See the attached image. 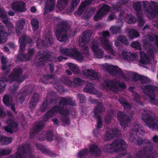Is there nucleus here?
Wrapping results in <instances>:
<instances>
[{"mask_svg":"<svg viewBox=\"0 0 158 158\" xmlns=\"http://www.w3.org/2000/svg\"><path fill=\"white\" fill-rule=\"evenodd\" d=\"M59 98L60 99L59 100V105L60 106H62L59 113L62 116L60 117V119L62 122L67 125H69L70 123V118L68 116L69 111L65 106L68 105L74 106L75 105V103L72 101L70 98H66L61 97Z\"/></svg>","mask_w":158,"mask_h":158,"instance_id":"f257e3e1","label":"nucleus"},{"mask_svg":"<svg viewBox=\"0 0 158 158\" xmlns=\"http://www.w3.org/2000/svg\"><path fill=\"white\" fill-rule=\"evenodd\" d=\"M127 148V145L126 142L123 140L118 139L114 140L110 144L104 145L103 148V151L107 153H112L125 150Z\"/></svg>","mask_w":158,"mask_h":158,"instance_id":"f03ea898","label":"nucleus"},{"mask_svg":"<svg viewBox=\"0 0 158 158\" xmlns=\"http://www.w3.org/2000/svg\"><path fill=\"white\" fill-rule=\"evenodd\" d=\"M142 118L148 127L152 131L158 130V117L149 110H145L142 115Z\"/></svg>","mask_w":158,"mask_h":158,"instance_id":"7ed1b4c3","label":"nucleus"},{"mask_svg":"<svg viewBox=\"0 0 158 158\" xmlns=\"http://www.w3.org/2000/svg\"><path fill=\"white\" fill-rule=\"evenodd\" d=\"M50 53L48 50L46 49L38 51L33 60L34 63L37 66H43L45 64L46 61L50 60Z\"/></svg>","mask_w":158,"mask_h":158,"instance_id":"20e7f679","label":"nucleus"},{"mask_svg":"<svg viewBox=\"0 0 158 158\" xmlns=\"http://www.w3.org/2000/svg\"><path fill=\"white\" fill-rule=\"evenodd\" d=\"M27 155L31 158L34 157L31 146L28 143L21 145L18 147L17 152L15 153V158H26Z\"/></svg>","mask_w":158,"mask_h":158,"instance_id":"39448f33","label":"nucleus"},{"mask_svg":"<svg viewBox=\"0 0 158 158\" xmlns=\"http://www.w3.org/2000/svg\"><path fill=\"white\" fill-rule=\"evenodd\" d=\"M57 99L56 94L53 91H50L48 94L42 105L40 106V110L44 112L46 110L48 107H50L52 104H56L57 103Z\"/></svg>","mask_w":158,"mask_h":158,"instance_id":"423d86ee","label":"nucleus"},{"mask_svg":"<svg viewBox=\"0 0 158 158\" xmlns=\"http://www.w3.org/2000/svg\"><path fill=\"white\" fill-rule=\"evenodd\" d=\"M144 88V93L149 98L151 102H154L153 104L158 106V100H156L155 94V92L158 93V87L149 84L145 85Z\"/></svg>","mask_w":158,"mask_h":158,"instance_id":"0eeeda50","label":"nucleus"},{"mask_svg":"<svg viewBox=\"0 0 158 158\" xmlns=\"http://www.w3.org/2000/svg\"><path fill=\"white\" fill-rule=\"evenodd\" d=\"M44 38L45 40H41L38 37L36 41V46L38 49H41L43 48L47 47L53 44V40L51 33L49 32L45 34Z\"/></svg>","mask_w":158,"mask_h":158,"instance_id":"6e6552de","label":"nucleus"},{"mask_svg":"<svg viewBox=\"0 0 158 158\" xmlns=\"http://www.w3.org/2000/svg\"><path fill=\"white\" fill-rule=\"evenodd\" d=\"M60 51L62 54L73 56L77 60L83 59V56L76 48H65L60 49Z\"/></svg>","mask_w":158,"mask_h":158,"instance_id":"1a4fd4ad","label":"nucleus"},{"mask_svg":"<svg viewBox=\"0 0 158 158\" xmlns=\"http://www.w3.org/2000/svg\"><path fill=\"white\" fill-rule=\"evenodd\" d=\"M117 118L120 122V125L124 128L128 126L131 121L129 115L123 111H118L117 113Z\"/></svg>","mask_w":158,"mask_h":158,"instance_id":"9d476101","label":"nucleus"},{"mask_svg":"<svg viewBox=\"0 0 158 158\" xmlns=\"http://www.w3.org/2000/svg\"><path fill=\"white\" fill-rule=\"evenodd\" d=\"M105 85L109 88V89L112 91L117 93L119 91V87L116 84H118L117 82L113 80H109L105 81L104 82ZM118 85L119 87L123 89H125L126 88V85L125 83L123 82L122 83H119Z\"/></svg>","mask_w":158,"mask_h":158,"instance_id":"9b49d317","label":"nucleus"},{"mask_svg":"<svg viewBox=\"0 0 158 158\" xmlns=\"http://www.w3.org/2000/svg\"><path fill=\"white\" fill-rule=\"evenodd\" d=\"M62 78L63 81L64 82L65 85L69 87L72 86L73 83L77 85L80 86L83 84L85 82L83 80L78 77L74 78L73 82L69 79L67 76H63Z\"/></svg>","mask_w":158,"mask_h":158,"instance_id":"f8f14e48","label":"nucleus"},{"mask_svg":"<svg viewBox=\"0 0 158 158\" xmlns=\"http://www.w3.org/2000/svg\"><path fill=\"white\" fill-rule=\"evenodd\" d=\"M62 106H60V105L59 106L56 105L50 109L44 115L43 118L44 121H48L50 118L53 117L55 115L56 113L59 114Z\"/></svg>","mask_w":158,"mask_h":158,"instance_id":"ddd939ff","label":"nucleus"},{"mask_svg":"<svg viewBox=\"0 0 158 158\" xmlns=\"http://www.w3.org/2000/svg\"><path fill=\"white\" fill-rule=\"evenodd\" d=\"M26 4L22 1L15 2L11 4L12 10L20 13L25 12L27 10Z\"/></svg>","mask_w":158,"mask_h":158,"instance_id":"4468645a","label":"nucleus"},{"mask_svg":"<svg viewBox=\"0 0 158 158\" xmlns=\"http://www.w3.org/2000/svg\"><path fill=\"white\" fill-rule=\"evenodd\" d=\"M35 53V51L33 48H28L27 53L21 54L17 56V60L19 61H22L23 60L29 61L30 59H31Z\"/></svg>","mask_w":158,"mask_h":158,"instance_id":"2eb2a0df","label":"nucleus"},{"mask_svg":"<svg viewBox=\"0 0 158 158\" xmlns=\"http://www.w3.org/2000/svg\"><path fill=\"white\" fill-rule=\"evenodd\" d=\"M106 69L112 75H118L121 77H124L125 76L121 69L117 66L109 65L107 66Z\"/></svg>","mask_w":158,"mask_h":158,"instance_id":"dca6fc26","label":"nucleus"},{"mask_svg":"<svg viewBox=\"0 0 158 158\" xmlns=\"http://www.w3.org/2000/svg\"><path fill=\"white\" fill-rule=\"evenodd\" d=\"M44 123L42 121H39L35 124L32 127L30 133V137L34 138L35 135L43 129L44 126Z\"/></svg>","mask_w":158,"mask_h":158,"instance_id":"f3484780","label":"nucleus"},{"mask_svg":"<svg viewBox=\"0 0 158 158\" xmlns=\"http://www.w3.org/2000/svg\"><path fill=\"white\" fill-rule=\"evenodd\" d=\"M22 73V70L20 68H14L12 72L8 76L9 82L12 83L13 81L17 80L18 78Z\"/></svg>","mask_w":158,"mask_h":158,"instance_id":"a211bd4d","label":"nucleus"},{"mask_svg":"<svg viewBox=\"0 0 158 158\" xmlns=\"http://www.w3.org/2000/svg\"><path fill=\"white\" fill-rule=\"evenodd\" d=\"M82 74L85 77L92 80L98 79V73L93 70L92 69L83 70L82 71Z\"/></svg>","mask_w":158,"mask_h":158,"instance_id":"6ab92c4d","label":"nucleus"},{"mask_svg":"<svg viewBox=\"0 0 158 158\" xmlns=\"http://www.w3.org/2000/svg\"><path fill=\"white\" fill-rule=\"evenodd\" d=\"M91 49L96 58H101L103 57L104 54V51L102 49L99 48L97 43L94 42L92 43Z\"/></svg>","mask_w":158,"mask_h":158,"instance_id":"aec40b11","label":"nucleus"},{"mask_svg":"<svg viewBox=\"0 0 158 158\" xmlns=\"http://www.w3.org/2000/svg\"><path fill=\"white\" fill-rule=\"evenodd\" d=\"M154 148V147L152 144H149L145 146H143V150H140L138 152V155L139 156V155L142 154L143 156H146L147 157H153V156H150L149 155H148L147 153L149 152H152Z\"/></svg>","mask_w":158,"mask_h":158,"instance_id":"412c9836","label":"nucleus"},{"mask_svg":"<svg viewBox=\"0 0 158 158\" xmlns=\"http://www.w3.org/2000/svg\"><path fill=\"white\" fill-rule=\"evenodd\" d=\"M89 152L93 155L96 157L100 156L102 151L99 147V146L96 144H93L89 148Z\"/></svg>","mask_w":158,"mask_h":158,"instance_id":"4be33fe9","label":"nucleus"},{"mask_svg":"<svg viewBox=\"0 0 158 158\" xmlns=\"http://www.w3.org/2000/svg\"><path fill=\"white\" fill-rule=\"evenodd\" d=\"M55 4V0H47L45 7L44 15L45 13L49 12L53 10L54 9Z\"/></svg>","mask_w":158,"mask_h":158,"instance_id":"5701e85b","label":"nucleus"},{"mask_svg":"<svg viewBox=\"0 0 158 158\" xmlns=\"http://www.w3.org/2000/svg\"><path fill=\"white\" fill-rule=\"evenodd\" d=\"M64 33L61 31L56 29L55 32L56 37L57 40L61 42H65L68 39V37L66 34L62 33Z\"/></svg>","mask_w":158,"mask_h":158,"instance_id":"b1692460","label":"nucleus"},{"mask_svg":"<svg viewBox=\"0 0 158 158\" xmlns=\"http://www.w3.org/2000/svg\"><path fill=\"white\" fill-rule=\"evenodd\" d=\"M109 41L106 38H104L101 40V43L103 48L109 52L111 54L114 55L113 50L109 44Z\"/></svg>","mask_w":158,"mask_h":158,"instance_id":"393cba45","label":"nucleus"},{"mask_svg":"<svg viewBox=\"0 0 158 158\" xmlns=\"http://www.w3.org/2000/svg\"><path fill=\"white\" fill-rule=\"evenodd\" d=\"M39 99V95L37 93H34L32 96L29 103V107L31 109L34 108L38 102Z\"/></svg>","mask_w":158,"mask_h":158,"instance_id":"a878e982","label":"nucleus"},{"mask_svg":"<svg viewBox=\"0 0 158 158\" xmlns=\"http://www.w3.org/2000/svg\"><path fill=\"white\" fill-rule=\"evenodd\" d=\"M131 131L135 132L136 134L138 133L142 135H143L145 133V131L142 126V125L137 123H135L134 124Z\"/></svg>","mask_w":158,"mask_h":158,"instance_id":"bb28decb","label":"nucleus"},{"mask_svg":"<svg viewBox=\"0 0 158 158\" xmlns=\"http://www.w3.org/2000/svg\"><path fill=\"white\" fill-rule=\"evenodd\" d=\"M36 147L37 148V149L39 151L41 152H42L47 154L48 155L50 156H55V155L52 152L50 151L47 149L44 146L40 143H37L36 144Z\"/></svg>","mask_w":158,"mask_h":158,"instance_id":"cd10ccee","label":"nucleus"},{"mask_svg":"<svg viewBox=\"0 0 158 158\" xmlns=\"http://www.w3.org/2000/svg\"><path fill=\"white\" fill-rule=\"evenodd\" d=\"M122 55L125 60L129 61L135 60L136 58V56L135 54L131 53L127 51L123 52Z\"/></svg>","mask_w":158,"mask_h":158,"instance_id":"c85d7f7f","label":"nucleus"},{"mask_svg":"<svg viewBox=\"0 0 158 158\" xmlns=\"http://www.w3.org/2000/svg\"><path fill=\"white\" fill-rule=\"evenodd\" d=\"M104 110L103 105L102 102H98L97 106L94 108L93 113L96 116H100L99 114L102 112Z\"/></svg>","mask_w":158,"mask_h":158,"instance_id":"c756f323","label":"nucleus"},{"mask_svg":"<svg viewBox=\"0 0 158 158\" xmlns=\"http://www.w3.org/2000/svg\"><path fill=\"white\" fill-rule=\"evenodd\" d=\"M91 34V32L89 30L83 32L81 38V43H88L90 40Z\"/></svg>","mask_w":158,"mask_h":158,"instance_id":"7c9ffc66","label":"nucleus"},{"mask_svg":"<svg viewBox=\"0 0 158 158\" xmlns=\"http://www.w3.org/2000/svg\"><path fill=\"white\" fill-rule=\"evenodd\" d=\"M7 33L4 30L3 26L0 25V44L5 43L7 40Z\"/></svg>","mask_w":158,"mask_h":158,"instance_id":"2f4dec72","label":"nucleus"},{"mask_svg":"<svg viewBox=\"0 0 158 158\" xmlns=\"http://www.w3.org/2000/svg\"><path fill=\"white\" fill-rule=\"evenodd\" d=\"M140 60L139 63L142 64H145L148 63L150 62V59L149 57L143 52L140 51L139 52Z\"/></svg>","mask_w":158,"mask_h":158,"instance_id":"473e14b6","label":"nucleus"},{"mask_svg":"<svg viewBox=\"0 0 158 158\" xmlns=\"http://www.w3.org/2000/svg\"><path fill=\"white\" fill-rule=\"evenodd\" d=\"M60 25L61 27L56 29L61 31L63 32H67L70 28L69 24L65 21H61L60 23Z\"/></svg>","mask_w":158,"mask_h":158,"instance_id":"72a5a7b5","label":"nucleus"},{"mask_svg":"<svg viewBox=\"0 0 158 158\" xmlns=\"http://www.w3.org/2000/svg\"><path fill=\"white\" fill-rule=\"evenodd\" d=\"M53 78L54 76L53 75L48 74H45L40 79V81L41 82L44 83L49 84L52 82L51 80Z\"/></svg>","mask_w":158,"mask_h":158,"instance_id":"f704fd0d","label":"nucleus"},{"mask_svg":"<svg viewBox=\"0 0 158 158\" xmlns=\"http://www.w3.org/2000/svg\"><path fill=\"white\" fill-rule=\"evenodd\" d=\"M25 23V21L23 19L19 20L16 23V32L18 35L23 29Z\"/></svg>","mask_w":158,"mask_h":158,"instance_id":"c9c22d12","label":"nucleus"},{"mask_svg":"<svg viewBox=\"0 0 158 158\" xmlns=\"http://www.w3.org/2000/svg\"><path fill=\"white\" fill-rule=\"evenodd\" d=\"M129 38L132 40L135 38H137L140 36V35L138 31L133 29H130L128 32Z\"/></svg>","mask_w":158,"mask_h":158,"instance_id":"e433bc0d","label":"nucleus"},{"mask_svg":"<svg viewBox=\"0 0 158 158\" xmlns=\"http://www.w3.org/2000/svg\"><path fill=\"white\" fill-rule=\"evenodd\" d=\"M19 42L20 44H23L26 45V43L31 44L32 42V39L26 35H23L19 39Z\"/></svg>","mask_w":158,"mask_h":158,"instance_id":"4c0bfd02","label":"nucleus"},{"mask_svg":"<svg viewBox=\"0 0 158 158\" xmlns=\"http://www.w3.org/2000/svg\"><path fill=\"white\" fill-rule=\"evenodd\" d=\"M11 152V150L7 148L5 149H0V158L4 156L9 155ZM6 158H14V156L11 155L7 156Z\"/></svg>","mask_w":158,"mask_h":158,"instance_id":"58836bf2","label":"nucleus"},{"mask_svg":"<svg viewBox=\"0 0 158 158\" xmlns=\"http://www.w3.org/2000/svg\"><path fill=\"white\" fill-rule=\"evenodd\" d=\"M94 85L91 83L87 82L85 87L84 89L85 92L92 94L94 92Z\"/></svg>","mask_w":158,"mask_h":158,"instance_id":"ea45409f","label":"nucleus"},{"mask_svg":"<svg viewBox=\"0 0 158 158\" xmlns=\"http://www.w3.org/2000/svg\"><path fill=\"white\" fill-rule=\"evenodd\" d=\"M80 0H72L71 6L69 8H68L67 10L68 14H70L74 9V8L80 2Z\"/></svg>","mask_w":158,"mask_h":158,"instance_id":"a19ab883","label":"nucleus"},{"mask_svg":"<svg viewBox=\"0 0 158 158\" xmlns=\"http://www.w3.org/2000/svg\"><path fill=\"white\" fill-rule=\"evenodd\" d=\"M6 123L11 128L12 131H16L18 130V125L16 122L10 120H8L6 121Z\"/></svg>","mask_w":158,"mask_h":158,"instance_id":"79ce46f5","label":"nucleus"},{"mask_svg":"<svg viewBox=\"0 0 158 158\" xmlns=\"http://www.w3.org/2000/svg\"><path fill=\"white\" fill-rule=\"evenodd\" d=\"M12 100V98L9 95L6 94L3 97L2 101L6 106H10L11 103L10 101Z\"/></svg>","mask_w":158,"mask_h":158,"instance_id":"37998d69","label":"nucleus"},{"mask_svg":"<svg viewBox=\"0 0 158 158\" xmlns=\"http://www.w3.org/2000/svg\"><path fill=\"white\" fill-rule=\"evenodd\" d=\"M114 138L112 135L111 133L110 129H108L105 132L104 135L103 139L105 141L109 140Z\"/></svg>","mask_w":158,"mask_h":158,"instance_id":"c03bdc74","label":"nucleus"},{"mask_svg":"<svg viewBox=\"0 0 158 158\" xmlns=\"http://www.w3.org/2000/svg\"><path fill=\"white\" fill-rule=\"evenodd\" d=\"M1 143L3 145H7L11 143L12 141L11 137H8L6 136H1Z\"/></svg>","mask_w":158,"mask_h":158,"instance_id":"a18cd8bd","label":"nucleus"},{"mask_svg":"<svg viewBox=\"0 0 158 158\" xmlns=\"http://www.w3.org/2000/svg\"><path fill=\"white\" fill-rule=\"evenodd\" d=\"M31 24L33 31H35L39 27V22L36 18H33L31 20Z\"/></svg>","mask_w":158,"mask_h":158,"instance_id":"49530a36","label":"nucleus"},{"mask_svg":"<svg viewBox=\"0 0 158 158\" xmlns=\"http://www.w3.org/2000/svg\"><path fill=\"white\" fill-rule=\"evenodd\" d=\"M110 7L107 4H104L99 9V10L104 15H106L109 11Z\"/></svg>","mask_w":158,"mask_h":158,"instance_id":"de8ad7c7","label":"nucleus"},{"mask_svg":"<svg viewBox=\"0 0 158 158\" xmlns=\"http://www.w3.org/2000/svg\"><path fill=\"white\" fill-rule=\"evenodd\" d=\"M118 40L126 45L129 44V43L127 39L123 35H120L118 37Z\"/></svg>","mask_w":158,"mask_h":158,"instance_id":"09e8293b","label":"nucleus"},{"mask_svg":"<svg viewBox=\"0 0 158 158\" xmlns=\"http://www.w3.org/2000/svg\"><path fill=\"white\" fill-rule=\"evenodd\" d=\"M132 6L135 10L137 12H139L142 9L141 5L139 2H134L132 4Z\"/></svg>","mask_w":158,"mask_h":158,"instance_id":"8fccbe9b","label":"nucleus"},{"mask_svg":"<svg viewBox=\"0 0 158 158\" xmlns=\"http://www.w3.org/2000/svg\"><path fill=\"white\" fill-rule=\"evenodd\" d=\"M27 94V92L26 91H22V90L20 91L18 95L19 96V100L21 103L24 101Z\"/></svg>","mask_w":158,"mask_h":158,"instance_id":"3c124183","label":"nucleus"},{"mask_svg":"<svg viewBox=\"0 0 158 158\" xmlns=\"http://www.w3.org/2000/svg\"><path fill=\"white\" fill-rule=\"evenodd\" d=\"M105 15L99 10L94 17V19L95 21H98L102 19Z\"/></svg>","mask_w":158,"mask_h":158,"instance_id":"603ef678","label":"nucleus"},{"mask_svg":"<svg viewBox=\"0 0 158 158\" xmlns=\"http://www.w3.org/2000/svg\"><path fill=\"white\" fill-rule=\"evenodd\" d=\"M88 154V150L85 149L79 152L78 153V158H83L86 157Z\"/></svg>","mask_w":158,"mask_h":158,"instance_id":"864d4df0","label":"nucleus"},{"mask_svg":"<svg viewBox=\"0 0 158 158\" xmlns=\"http://www.w3.org/2000/svg\"><path fill=\"white\" fill-rule=\"evenodd\" d=\"M131 47L135 48V49H138L139 50H142L141 44L138 41H136L133 42L131 44Z\"/></svg>","mask_w":158,"mask_h":158,"instance_id":"5fc2aeb1","label":"nucleus"},{"mask_svg":"<svg viewBox=\"0 0 158 158\" xmlns=\"http://www.w3.org/2000/svg\"><path fill=\"white\" fill-rule=\"evenodd\" d=\"M110 30L112 34H115L121 31L120 27L116 26H112L110 28Z\"/></svg>","mask_w":158,"mask_h":158,"instance_id":"6e6d98bb","label":"nucleus"},{"mask_svg":"<svg viewBox=\"0 0 158 158\" xmlns=\"http://www.w3.org/2000/svg\"><path fill=\"white\" fill-rule=\"evenodd\" d=\"M122 6L118 2H117L115 5L113 6L112 9L115 12H118L121 10Z\"/></svg>","mask_w":158,"mask_h":158,"instance_id":"4d7b16f0","label":"nucleus"},{"mask_svg":"<svg viewBox=\"0 0 158 158\" xmlns=\"http://www.w3.org/2000/svg\"><path fill=\"white\" fill-rule=\"evenodd\" d=\"M76 97L77 99L79 100L80 103H85L86 100L85 96L82 94H76Z\"/></svg>","mask_w":158,"mask_h":158,"instance_id":"13d9d810","label":"nucleus"},{"mask_svg":"<svg viewBox=\"0 0 158 158\" xmlns=\"http://www.w3.org/2000/svg\"><path fill=\"white\" fill-rule=\"evenodd\" d=\"M53 132L52 131H49L47 132L46 139L48 142H52L53 140Z\"/></svg>","mask_w":158,"mask_h":158,"instance_id":"bf43d9fd","label":"nucleus"},{"mask_svg":"<svg viewBox=\"0 0 158 158\" xmlns=\"http://www.w3.org/2000/svg\"><path fill=\"white\" fill-rule=\"evenodd\" d=\"M96 117L97 119L96 129H98L102 127V121L101 116H96Z\"/></svg>","mask_w":158,"mask_h":158,"instance_id":"052dcab7","label":"nucleus"},{"mask_svg":"<svg viewBox=\"0 0 158 158\" xmlns=\"http://www.w3.org/2000/svg\"><path fill=\"white\" fill-rule=\"evenodd\" d=\"M132 79L134 81H137L142 79L141 76L139 75L137 73H135L132 76Z\"/></svg>","mask_w":158,"mask_h":158,"instance_id":"680f3d73","label":"nucleus"},{"mask_svg":"<svg viewBox=\"0 0 158 158\" xmlns=\"http://www.w3.org/2000/svg\"><path fill=\"white\" fill-rule=\"evenodd\" d=\"M109 129L110 130L111 133L114 138L120 132V130L118 128H112Z\"/></svg>","mask_w":158,"mask_h":158,"instance_id":"e2e57ef3","label":"nucleus"},{"mask_svg":"<svg viewBox=\"0 0 158 158\" xmlns=\"http://www.w3.org/2000/svg\"><path fill=\"white\" fill-rule=\"evenodd\" d=\"M27 74H25L21 76H20L19 77V78H18L17 82L16 83V84H17L18 85L20 84L27 77Z\"/></svg>","mask_w":158,"mask_h":158,"instance_id":"0e129e2a","label":"nucleus"},{"mask_svg":"<svg viewBox=\"0 0 158 158\" xmlns=\"http://www.w3.org/2000/svg\"><path fill=\"white\" fill-rule=\"evenodd\" d=\"M86 5H88L85 2H82L81 6H79L78 10V13L81 14L83 11V9Z\"/></svg>","mask_w":158,"mask_h":158,"instance_id":"69168bd1","label":"nucleus"},{"mask_svg":"<svg viewBox=\"0 0 158 158\" xmlns=\"http://www.w3.org/2000/svg\"><path fill=\"white\" fill-rule=\"evenodd\" d=\"M7 16L5 10L0 7V18L5 19Z\"/></svg>","mask_w":158,"mask_h":158,"instance_id":"338daca9","label":"nucleus"},{"mask_svg":"<svg viewBox=\"0 0 158 158\" xmlns=\"http://www.w3.org/2000/svg\"><path fill=\"white\" fill-rule=\"evenodd\" d=\"M5 25L6 27L8 28V30L10 32H11L13 31V30L14 28V26L10 22V21H9V22Z\"/></svg>","mask_w":158,"mask_h":158,"instance_id":"774afa93","label":"nucleus"}]
</instances>
